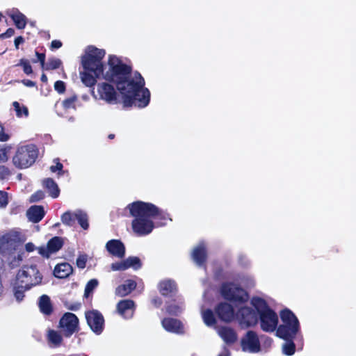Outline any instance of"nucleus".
Returning a JSON list of instances; mask_svg holds the SVG:
<instances>
[{"instance_id": "obj_1", "label": "nucleus", "mask_w": 356, "mask_h": 356, "mask_svg": "<svg viewBox=\"0 0 356 356\" xmlns=\"http://www.w3.org/2000/svg\"><path fill=\"white\" fill-rule=\"evenodd\" d=\"M104 56V50L88 47L81 58L84 70L92 72L97 78L102 76L115 83L125 106L145 107L149 104L150 93L143 87L145 81L141 75L136 73L132 76L130 67L115 56H110L108 65L104 67L102 60Z\"/></svg>"}, {"instance_id": "obj_2", "label": "nucleus", "mask_w": 356, "mask_h": 356, "mask_svg": "<svg viewBox=\"0 0 356 356\" xmlns=\"http://www.w3.org/2000/svg\"><path fill=\"white\" fill-rule=\"evenodd\" d=\"M127 209L134 218L131 223L133 231L139 236L151 233L154 227L153 220L160 215L159 209L151 203L140 201L129 204Z\"/></svg>"}, {"instance_id": "obj_3", "label": "nucleus", "mask_w": 356, "mask_h": 356, "mask_svg": "<svg viewBox=\"0 0 356 356\" xmlns=\"http://www.w3.org/2000/svg\"><path fill=\"white\" fill-rule=\"evenodd\" d=\"M24 238L17 232L10 231L0 237V254L11 268L19 266L23 258Z\"/></svg>"}, {"instance_id": "obj_4", "label": "nucleus", "mask_w": 356, "mask_h": 356, "mask_svg": "<svg viewBox=\"0 0 356 356\" xmlns=\"http://www.w3.org/2000/svg\"><path fill=\"white\" fill-rule=\"evenodd\" d=\"M251 304L259 314L261 328L267 332L275 331L278 323L277 314L268 308L266 302L261 298H252Z\"/></svg>"}, {"instance_id": "obj_5", "label": "nucleus", "mask_w": 356, "mask_h": 356, "mask_svg": "<svg viewBox=\"0 0 356 356\" xmlns=\"http://www.w3.org/2000/svg\"><path fill=\"white\" fill-rule=\"evenodd\" d=\"M280 317L282 324L278 327L276 334L282 339L291 341L299 331V321L289 309L283 310Z\"/></svg>"}, {"instance_id": "obj_6", "label": "nucleus", "mask_w": 356, "mask_h": 356, "mask_svg": "<svg viewBox=\"0 0 356 356\" xmlns=\"http://www.w3.org/2000/svg\"><path fill=\"white\" fill-rule=\"evenodd\" d=\"M41 281L42 276L35 266H23L17 273L15 280L17 287L23 289H30Z\"/></svg>"}, {"instance_id": "obj_7", "label": "nucleus", "mask_w": 356, "mask_h": 356, "mask_svg": "<svg viewBox=\"0 0 356 356\" xmlns=\"http://www.w3.org/2000/svg\"><path fill=\"white\" fill-rule=\"evenodd\" d=\"M37 156L38 149L35 145H22L17 148L13 158V163L17 168H27L34 163Z\"/></svg>"}, {"instance_id": "obj_8", "label": "nucleus", "mask_w": 356, "mask_h": 356, "mask_svg": "<svg viewBox=\"0 0 356 356\" xmlns=\"http://www.w3.org/2000/svg\"><path fill=\"white\" fill-rule=\"evenodd\" d=\"M221 293L225 299L235 303H243L248 299L247 293L242 288L232 283L223 284Z\"/></svg>"}, {"instance_id": "obj_9", "label": "nucleus", "mask_w": 356, "mask_h": 356, "mask_svg": "<svg viewBox=\"0 0 356 356\" xmlns=\"http://www.w3.org/2000/svg\"><path fill=\"white\" fill-rule=\"evenodd\" d=\"M257 314L252 307L240 306L236 314V318L242 327H248L257 324Z\"/></svg>"}, {"instance_id": "obj_10", "label": "nucleus", "mask_w": 356, "mask_h": 356, "mask_svg": "<svg viewBox=\"0 0 356 356\" xmlns=\"http://www.w3.org/2000/svg\"><path fill=\"white\" fill-rule=\"evenodd\" d=\"M76 220L83 229L88 228V218L87 214L83 211H66L61 216L62 222L67 226H73Z\"/></svg>"}, {"instance_id": "obj_11", "label": "nucleus", "mask_w": 356, "mask_h": 356, "mask_svg": "<svg viewBox=\"0 0 356 356\" xmlns=\"http://www.w3.org/2000/svg\"><path fill=\"white\" fill-rule=\"evenodd\" d=\"M97 93L99 99L109 104L118 103V92L115 88L106 82L99 83L97 86Z\"/></svg>"}, {"instance_id": "obj_12", "label": "nucleus", "mask_w": 356, "mask_h": 356, "mask_svg": "<svg viewBox=\"0 0 356 356\" xmlns=\"http://www.w3.org/2000/svg\"><path fill=\"white\" fill-rule=\"evenodd\" d=\"M241 348L243 351L255 353L260 351V342L256 332L250 330L241 339Z\"/></svg>"}, {"instance_id": "obj_13", "label": "nucleus", "mask_w": 356, "mask_h": 356, "mask_svg": "<svg viewBox=\"0 0 356 356\" xmlns=\"http://www.w3.org/2000/svg\"><path fill=\"white\" fill-rule=\"evenodd\" d=\"M79 320L75 314L66 313L60 321V327L66 337L72 335L78 326Z\"/></svg>"}, {"instance_id": "obj_14", "label": "nucleus", "mask_w": 356, "mask_h": 356, "mask_svg": "<svg viewBox=\"0 0 356 356\" xmlns=\"http://www.w3.org/2000/svg\"><path fill=\"white\" fill-rule=\"evenodd\" d=\"M87 323L91 330L99 334L104 328V320L103 316L97 311L93 310L86 313Z\"/></svg>"}, {"instance_id": "obj_15", "label": "nucleus", "mask_w": 356, "mask_h": 356, "mask_svg": "<svg viewBox=\"0 0 356 356\" xmlns=\"http://www.w3.org/2000/svg\"><path fill=\"white\" fill-rule=\"evenodd\" d=\"M63 245V240L58 236L53 237L49 241L46 246L38 248V252L44 257H49L51 254L58 252Z\"/></svg>"}, {"instance_id": "obj_16", "label": "nucleus", "mask_w": 356, "mask_h": 356, "mask_svg": "<svg viewBox=\"0 0 356 356\" xmlns=\"http://www.w3.org/2000/svg\"><path fill=\"white\" fill-rule=\"evenodd\" d=\"M118 313L124 318H132L135 311V303L131 300H122L117 305Z\"/></svg>"}, {"instance_id": "obj_17", "label": "nucleus", "mask_w": 356, "mask_h": 356, "mask_svg": "<svg viewBox=\"0 0 356 356\" xmlns=\"http://www.w3.org/2000/svg\"><path fill=\"white\" fill-rule=\"evenodd\" d=\"M216 312L225 322H230L236 317L233 308L228 303L219 304L216 308Z\"/></svg>"}, {"instance_id": "obj_18", "label": "nucleus", "mask_w": 356, "mask_h": 356, "mask_svg": "<svg viewBox=\"0 0 356 356\" xmlns=\"http://www.w3.org/2000/svg\"><path fill=\"white\" fill-rule=\"evenodd\" d=\"M161 325L168 332L179 334L183 332V325L181 323L175 318H166L162 320Z\"/></svg>"}, {"instance_id": "obj_19", "label": "nucleus", "mask_w": 356, "mask_h": 356, "mask_svg": "<svg viewBox=\"0 0 356 356\" xmlns=\"http://www.w3.org/2000/svg\"><path fill=\"white\" fill-rule=\"evenodd\" d=\"M107 250L113 256L122 258L124 255V246L118 240H111L106 243Z\"/></svg>"}, {"instance_id": "obj_20", "label": "nucleus", "mask_w": 356, "mask_h": 356, "mask_svg": "<svg viewBox=\"0 0 356 356\" xmlns=\"http://www.w3.org/2000/svg\"><path fill=\"white\" fill-rule=\"evenodd\" d=\"M218 334L226 343H232L236 341L237 336L234 330L229 327H222L217 330Z\"/></svg>"}, {"instance_id": "obj_21", "label": "nucleus", "mask_w": 356, "mask_h": 356, "mask_svg": "<svg viewBox=\"0 0 356 356\" xmlns=\"http://www.w3.org/2000/svg\"><path fill=\"white\" fill-rule=\"evenodd\" d=\"M8 14L13 20L17 29H22L25 28L27 19L24 14L20 13L17 9H13L8 13Z\"/></svg>"}, {"instance_id": "obj_22", "label": "nucleus", "mask_w": 356, "mask_h": 356, "mask_svg": "<svg viewBox=\"0 0 356 356\" xmlns=\"http://www.w3.org/2000/svg\"><path fill=\"white\" fill-rule=\"evenodd\" d=\"M136 287V282L133 280H127L123 284L120 285L115 290L116 295L125 296L129 294Z\"/></svg>"}, {"instance_id": "obj_23", "label": "nucleus", "mask_w": 356, "mask_h": 356, "mask_svg": "<svg viewBox=\"0 0 356 356\" xmlns=\"http://www.w3.org/2000/svg\"><path fill=\"white\" fill-rule=\"evenodd\" d=\"M29 220L33 222H38L42 220L44 215L43 208L40 206H32L26 213Z\"/></svg>"}, {"instance_id": "obj_24", "label": "nucleus", "mask_w": 356, "mask_h": 356, "mask_svg": "<svg viewBox=\"0 0 356 356\" xmlns=\"http://www.w3.org/2000/svg\"><path fill=\"white\" fill-rule=\"evenodd\" d=\"M192 257L196 264L200 266L203 264L206 259L205 246L203 243H200L193 249Z\"/></svg>"}, {"instance_id": "obj_25", "label": "nucleus", "mask_w": 356, "mask_h": 356, "mask_svg": "<svg viewBox=\"0 0 356 356\" xmlns=\"http://www.w3.org/2000/svg\"><path fill=\"white\" fill-rule=\"evenodd\" d=\"M72 273V266L67 263H62L56 266L54 274L58 278H65Z\"/></svg>"}, {"instance_id": "obj_26", "label": "nucleus", "mask_w": 356, "mask_h": 356, "mask_svg": "<svg viewBox=\"0 0 356 356\" xmlns=\"http://www.w3.org/2000/svg\"><path fill=\"white\" fill-rule=\"evenodd\" d=\"M159 290L163 296L170 295L176 291V285L172 280H165L159 283Z\"/></svg>"}, {"instance_id": "obj_27", "label": "nucleus", "mask_w": 356, "mask_h": 356, "mask_svg": "<svg viewBox=\"0 0 356 356\" xmlns=\"http://www.w3.org/2000/svg\"><path fill=\"white\" fill-rule=\"evenodd\" d=\"M43 186L48 190L49 195L52 197L56 198L58 197L60 190L52 179L48 178L44 179L43 181Z\"/></svg>"}, {"instance_id": "obj_28", "label": "nucleus", "mask_w": 356, "mask_h": 356, "mask_svg": "<svg viewBox=\"0 0 356 356\" xmlns=\"http://www.w3.org/2000/svg\"><path fill=\"white\" fill-rule=\"evenodd\" d=\"M201 314L203 321L207 326L211 327L216 324V320L211 309H204L202 307Z\"/></svg>"}, {"instance_id": "obj_29", "label": "nucleus", "mask_w": 356, "mask_h": 356, "mask_svg": "<svg viewBox=\"0 0 356 356\" xmlns=\"http://www.w3.org/2000/svg\"><path fill=\"white\" fill-rule=\"evenodd\" d=\"M39 307L41 312L45 314H49L51 312V305L49 298L43 295L40 297Z\"/></svg>"}, {"instance_id": "obj_30", "label": "nucleus", "mask_w": 356, "mask_h": 356, "mask_svg": "<svg viewBox=\"0 0 356 356\" xmlns=\"http://www.w3.org/2000/svg\"><path fill=\"white\" fill-rule=\"evenodd\" d=\"M90 71H84L80 72V76L81 81L84 85H86L88 87H91L94 86L96 83V76L95 75H92L90 74Z\"/></svg>"}, {"instance_id": "obj_31", "label": "nucleus", "mask_w": 356, "mask_h": 356, "mask_svg": "<svg viewBox=\"0 0 356 356\" xmlns=\"http://www.w3.org/2000/svg\"><path fill=\"white\" fill-rule=\"evenodd\" d=\"M47 337L49 343L54 346H59L62 341L61 335L54 330H49Z\"/></svg>"}, {"instance_id": "obj_32", "label": "nucleus", "mask_w": 356, "mask_h": 356, "mask_svg": "<svg viewBox=\"0 0 356 356\" xmlns=\"http://www.w3.org/2000/svg\"><path fill=\"white\" fill-rule=\"evenodd\" d=\"M13 106L14 110L15 111L16 115L18 118L27 117L29 115V111L26 106L20 104L17 102H14L13 103Z\"/></svg>"}, {"instance_id": "obj_33", "label": "nucleus", "mask_w": 356, "mask_h": 356, "mask_svg": "<svg viewBox=\"0 0 356 356\" xmlns=\"http://www.w3.org/2000/svg\"><path fill=\"white\" fill-rule=\"evenodd\" d=\"M62 62L60 59L56 58H52L49 59L48 62L46 63L44 70H55L58 68Z\"/></svg>"}, {"instance_id": "obj_34", "label": "nucleus", "mask_w": 356, "mask_h": 356, "mask_svg": "<svg viewBox=\"0 0 356 356\" xmlns=\"http://www.w3.org/2000/svg\"><path fill=\"white\" fill-rule=\"evenodd\" d=\"M98 281L96 279L90 280L86 284L85 288V296L88 297L92 293L93 290L98 286Z\"/></svg>"}, {"instance_id": "obj_35", "label": "nucleus", "mask_w": 356, "mask_h": 356, "mask_svg": "<svg viewBox=\"0 0 356 356\" xmlns=\"http://www.w3.org/2000/svg\"><path fill=\"white\" fill-rule=\"evenodd\" d=\"M127 268H134L138 269L140 267V259L136 257H130L126 259Z\"/></svg>"}, {"instance_id": "obj_36", "label": "nucleus", "mask_w": 356, "mask_h": 356, "mask_svg": "<svg viewBox=\"0 0 356 356\" xmlns=\"http://www.w3.org/2000/svg\"><path fill=\"white\" fill-rule=\"evenodd\" d=\"M283 353L286 355H292L295 353V345L292 341L285 343L282 346Z\"/></svg>"}, {"instance_id": "obj_37", "label": "nucleus", "mask_w": 356, "mask_h": 356, "mask_svg": "<svg viewBox=\"0 0 356 356\" xmlns=\"http://www.w3.org/2000/svg\"><path fill=\"white\" fill-rule=\"evenodd\" d=\"M182 309V307L178 306L175 304H170L166 308L167 312L172 315H177L179 314L181 312Z\"/></svg>"}, {"instance_id": "obj_38", "label": "nucleus", "mask_w": 356, "mask_h": 356, "mask_svg": "<svg viewBox=\"0 0 356 356\" xmlns=\"http://www.w3.org/2000/svg\"><path fill=\"white\" fill-rule=\"evenodd\" d=\"M111 269L113 271L116 270H124L127 269V266L126 263V260L120 261V262H116L111 264Z\"/></svg>"}, {"instance_id": "obj_39", "label": "nucleus", "mask_w": 356, "mask_h": 356, "mask_svg": "<svg viewBox=\"0 0 356 356\" xmlns=\"http://www.w3.org/2000/svg\"><path fill=\"white\" fill-rule=\"evenodd\" d=\"M23 67V70L25 74H31L32 73V67L29 62V60L26 59H21L19 64Z\"/></svg>"}, {"instance_id": "obj_40", "label": "nucleus", "mask_w": 356, "mask_h": 356, "mask_svg": "<svg viewBox=\"0 0 356 356\" xmlns=\"http://www.w3.org/2000/svg\"><path fill=\"white\" fill-rule=\"evenodd\" d=\"M8 204V195L5 191H0V208H5Z\"/></svg>"}, {"instance_id": "obj_41", "label": "nucleus", "mask_w": 356, "mask_h": 356, "mask_svg": "<svg viewBox=\"0 0 356 356\" xmlns=\"http://www.w3.org/2000/svg\"><path fill=\"white\" fill-rule=\"evenodd\" d=\"M76 97H71L68 99L64 100L62 103V105L64 108L67 109L70 108H74V102L76 101Z\"/></svg>"}, {"instance_id": "obj_42", "label": "nucleus", "mask_w": 356, "mask_h": 356, "mask_svg": "<svg viewBox=\"0 0 356 356\" xmlns=\"http://www.w3.org/2000/svg\"><path fill=\"white\" fill-rule=\"evenodd\" d=\"M27 289H23L22 288H18L17 286V282L15 283V296L18 301H21L24 298V292Z\"/></svg>"}, {"instance_id": "obj_43", "label": "nucleus", "mask_w": 356, "mask_h": 356, "mask_svg": "<svg viewBox=\"0 0 356 356\" xmlns=\"http://www.w3.org/2000/svg\"><path fill=\"white\" fill-rule=\"evenodd\" d=\"M87 261V257L85 254H81L76 259V265L79 268H84Z\"/></svg>"}, {"instance_id": "obj_44", "label": "nucleus", "mask_w": 356, "mask_h": 356, "mask_svg": "<svg viewBox=\"0 0 356 356\" xmlns=\"http://www.w3.org/2000/svg\"><path fill=\"white\" fill-rule=\"evenodd\" d=\"M9 149L6 148H0V163L6 162L8 159Z\"/></svg>"}, {"instance_id": "obj_45", "label": "nucleus", "mask_w": 356, "mask_h": 356, "mask_svg": "<svg viewBox=\"0 0 356 356\" xmlns=\"http://www.w3.org/2000/svg\"><path fill=\"white\" fill-rule=\"evenodd\" d=\"M54 88L55 90L58 92L59 93H62L65 91V86L64 82L61 81H57L54 83Z\"/></svg>"}, {"instance_id": "obj_46", "label": "nucleus", "mask_w": 356, "mask_h": 356, "mask_svg": "<svg viewBox=\"0 0 356 356\" xmlns=\"http://www.w3.org/2000/svg\"><path fill=\"white\" fill-rule=\"evenodd\" d=\"M44 193L41 191H39L31 195V202H38V201L42 200L44 197Z\"/></svg>"}, {"instance_id": "obj_47", "label": "nucleus", "mask_w": 356, "mask_h": 356, "mask_svg": "<svg viewBox=\"0 0 356 356\" xmlns=\"http://www.w3.org/2000/svg\"><path fill=\"white\" fill-rule=\"evenodd\" d=\"M9 175V170L3 165H0V179H6Z\"/></svg>"}, {"instance_id": "obj_48", "label": "nucleus", "mask_w": 356, "mask_h": 356, "mask_svg": "<svg viewBox=\"0 0 356 356\" xmlns=\"http://www.w3.org/2000/svg\"><path fill=\"white\" fill-rule=\"evenodd\" d=\"M15 33V30L12 28H9L5 33L0 35V38H6L13 36Z\"/></svg>"}, {"instance_id": "obj_49", "label": "nucleus", "mask_w": 356, "mask_h": 356, "mask_svg": "<svg viewBox=\"0 0 356 356\" xmlns=\"http://www.w3.org/2000/svg\"><path fill=\"white\" fill-rule=\"evenodd\" d=\"M36 56L38 57V60L41 63V65H42V67L44 69V66H45V63H44V59H45V56L44 54H40L38 52H36Z\"/></svg>"}, {"instance_id": "obj_50", "label": "nucleus", "mask_w": 356, "mask_h": 356, "mask_svg": "<svg viewBox=\"0 0 356 356\" xmlns=\"http://www.w3.org/2000/svg\"><path fill=\"white\" fill-rule=\"evenodd\" d=\"M63 168V165L60 163H57L56 165H52L50 167V170L52 172H55L57 170L60 171Z\"/></svg>"}, {"instance_id": "obj_51", "label": "nucleus", "mask_w": 356, "mask_h": 356, "mask_svg": "<svg viewBox=\"0 0 356 356\" xmlns=\"http://www.w3.org/2000/svg\"><path fill=\"white\" fill-rule=\"evenodd\" d=\"M62 46V43L59 40H53L51 42V47L54 49H58Z\"/></svg>"}, {"instance_id": "obj_52", "label": "nucleus", "mask_w": 356, "mask_h": 356, "mask_svg": "<svg viewBox=\"0 0 356 356\" xmlns=\"http://www.w3.org/2000/svg\"><path fill=\"white\" fill-rule=\"evenodd\" d=\"M25 248L27 252H32L35 249V245L32 243H28L26 244Z\"/></svg>"}, {"instance_id": "obj_53", "label": "nucleus", "mask_w": 356, "mask_h": 356, "mask_svg": "<svg viewBox=\"0 0 356 356\" xmlns=\"http://www.w3.org/2000/svg\"><path fill=\"white\" fill-rule=\"evenodd\" d=\"M24 42V38L21 36L17 37L15 40V47L17 49L19 44L22 43Z\"/></svg>"}, {"instance_id": "obj_54", "label": "nucleus", "mask_w": 356, "mask_h": 356, "mask_svg": "<svg viewBox=\"0 0 356 356\" xmlns=\"http://www.w3.org/2000/svg\"><path fill=\"white\" fill-rule=\"evenodd\" d=\"M23 83L28 87H33L35 86V83L30 80H24Z\"/></svg>"}, {"instance_id": "obj_55", "label": "nucleus", "mask_w": 356, "mask_h": 356, "mask_svg": "<svg viewBox=\"0 0 356 356\" xmlns=\"http://www.w3.org/2000/svg\"><path fill=\"white\" fill-rule=\"evenodd\" d=\"M152 302L156 307H159L161 305V300L159 298L153 299Z\"/></svg>"}, {"instance_id": "obj_56", "label": "nucleus", "mask_w": 356, "mask_h": 356, "mask_svg": "<svg viewBox=\"0 0 356 356\" xmlns=\"http://www.w3.org/2000/svg\"><path fill=\"white\" fill-rule=\"evenodd\" d=\"M8 136L6 135L0 136V140L1 141H6V140H8Z\"/></svg>"}, {"instance_id": "obj_57", "label": "nucleus", "mask_w": 356, "mask_h": 356, "mask_svg": "<svg viewBox=\"0 0 356 356\" xmlns=\"http://www.w3.org/2000/svg\"><path fill=\"white\" fill-rule=\"evenodd\" d=\"M218 356H229V353L227 350H225L222 353L219 354Z\"/></svg>"}, {"instance_id": "obj_58", "label": "nucleus", "mask_w": 356, "mask_h": 356, "mask_svg": "<svg viewBox=\"0 0 356 356\" xmlns=\"http://www.w3.org/2000/svg\"><path fill=\"white\" fill-rule=\"evenodd\" d=\"M41 81H43V82H47V77L45 74H42V76H41Z\"/></svg>"}, {"instance_id": "obj_59", "label": "nucleus", "mask_w": 356, "mask_h": 356, "mask_svg": "<svg viewBox=\"0 0 356 356\" xmlns=\"http://www.w3.org/2000/svg\"><path fill=\"white\" fill-rule=\"evenodd\" d=\"M253 284H254V280H253L252 278H250V285H251V286H252V285H253Z\"/></svg>"}, {"instance_id": "obj_60", "label": "nucleus", "mask_w": 356, "mask_h": 356, "mask_svg": "<svg viewBox=\"0 0 356 356\" xmlns=\"http://www.w3.org/2000/svg\"><path fill=\"white\" fill-rule=\"evenodd\" d=\"M113 138H114V134H109L108 135V138L113 139Z\"/></svg>"}]
</instances>
